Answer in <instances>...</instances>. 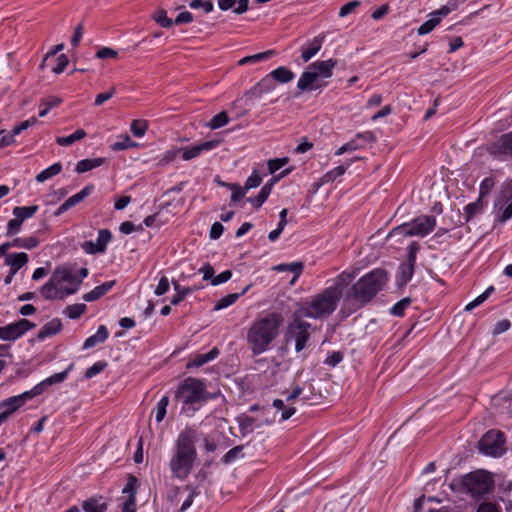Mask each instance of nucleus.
Masks as SVG:
<instances>
[{
    "instance_id": "obj_50",
    "label": "nucleus",
    "mask_w": 512,
    "mask_h": 512,
    "mask_svg": "<svg viewBox=\"0 0 512 512\" xmlns=\"http://www.w3.org/2000/svg\"><path fill=\"white\" fill-rule=\"evenodd\" d=\"M346 171V168L343 165H339L333 170L327 172L321 179L322 183H328L334 181L337 177L343 175Z\"/></svg>"
},
{
    "instance_id": "obj_11",
    "label": "nucleus",
    "mask_w": 512,
    "mask_h": 512,
    "mask_svg": "<svg viewBox=\"0 0 512 512\" xmlns=\"http://www.w3.org/2000/svg\"><path fill=\"white\" fill-rule=\"evenodd\" d=\"M294 78V73L286 67H279L273 70L269 76L262 79L256 87L253 88L252 93L260 96L262 92H268L273 87L272 80L279 83H288Z\"/></svg>"
},
{
    "instance_id": "obj_42",
    "label": "nucleus",
    "mask_w": 512,
    "mask_h": 512,
    "mask_svg": "<svg viewBox=\"0 0 512 512\" xmlns=\"http://www.w3.org/2000/svg\"><path fill=\"white\" fill-rule=\"evenodd\" d=\"M12 244L19 248L33 249L38 245V239L33 236L26 238H15L12 240Z\"/></svg>"
},
{
    "instance_id": "obj_19",
    "label": "nucleus",
    "mask_w": 512,
    "mask_h": 512,
    "mask_svg": "<svg viewBox=\"0 0 512 512\" xmlns=\"http://www.w3.org/2000/svg\"><path fill=\"white\" fill-rule=\"evenodd\" d=\"M337 65V60L335 59H328V60H321L316 61L314 63H311L310 69H312L319 77L322 78H329L333 74V69Z\"/></svg>"
},
{
    "instance_id": "obj_4",
    "label": "nucleus",
    "mask_w": 512,
    "mask_h": 512,
    "mask_svg": "<svg viewBox=\"0 0 512 512\" xmlns=\"http://www.w3.org/2000/svg\"><path fill=\"white\" fill-rule=\"evenodd\" d=\"M82 280L65 266L57 267L50 279L41 287V294L47 300L64 299L78 291Z\"/></svg>"
},
{
    "instance_id": "obj_55",
    "label": "nucleus",
    "mask_w": 512,
    "mask_h": 512,
    "mask_svg": "<svg viewBox=\"0 0 512 512\" xmlns=\"http://www.w3.org/2000/svg\"><path fill=\"white\" fill-rule=\"evenodd\" d=\"M106 367L107 363L105 361H98L86 370L85 377L88 379L92 378L98 373L102 372Z\"/></svg>"
},
{
    "instance_id": "obj_10",
    "label": "nucleus",
    "mask_w": 512,
    "mask_h": 512,
    "mask_svg": "<svg viewBox=\"0 0 512 512\" xmlns=\"http://www.w3.org/2000/svg\"><path fill=\"white\" fill-rule=\"evenodd\" d=\"M310 324L302 321L298 316L294 318V320L289 323L286 331V339H294L295 340V350L297 352L302 351L307 344V341L310 337L309 328Z\"/></svg>"
},
{
    "instance_id": "obj_34",
    "label": "nucleus",
    "mask_w": 512,
    "mask_h": 512,
    "mask_svg": "<svg viewBox=\"0 0 512 512\" xmlns=\"http://www.w3.org/2000/svg\"><path fill=\"white\" fill-rule=\"evenodd\" d=\"M62 170L61 163H54L50 167L44 169L36 176L37 182H44L50 178H52L55 175H58Z\"/></svg>"
},
{
    "instance_id": "obj_57",
    "label": "nucleus",
    "mask_w": 512,
    "mask_h": 512,
    "mask_svg": "<svg viewBox=\"0 0 512 512\" xmlns=\"http://www.w3.org/2000/svg\"><path fill=\"white\" fill-rule=\"evenodd\" d=\"M288 162V158H276L268 161V171L270 174H274L280 168H282Z\"/></svg>"
},
{
    "instance_id": "obj_2",
    "label": "nucleus",
    "mask_w": 512,
    "mask_h": 512,
    "mask_svg": "<svg viewBox=\"0 0 512 512\" xmlns=\"http://www.w3.org/2000/svg\"><path fill=\"white\" fill-rule=\"evenodd\" d=\"M283 322L282 314L270 312L252 323L247 332V343L253 355H260L268 350L278 337Z\"/></svg>"
},
{
    "instance_id": "obj_5",
    "label": "nucleus",
    "mask_w": 512,
    "mask_h": 512,
    "mask_svg": "<svg viewBox=\"0 0 512 512\" xmlns=\"http://www.w3.org/2000/svg\"><path fill=\"white\" fill-rule=\"evenodd\" d=\"M386 282L387 273L382 269H374L351 286L346 294V301L364 306L382 290Z\"/></svg>"
},
{
    "instance_id": "obj_13",
    "label": "nucleus",
    "mask_w": 512,
    "mask_h": 512,
    "mask_svg": "<svg viewBox=\"0 0 512 512\" xmlns=\"http://www.w3.org/2000/svg\"><path fill=\"white\" fill-rule=\"evenodd\" d=\"M39 395L38 389H31L29 391L23 392L20 395L9 397L3 400L0 403V409L5 408L3 413H7V417L9 418L14 412H16L20 407H22L28 400H31L35 396Z\"/></svg>"
},
{
    "instance_id": "obj_16",
    "label": "nucleus",
    "mask_w": 512,
    "mask_h": 512,
    "mask_svg": "<svg viewBox=\"0 0 512 512\" xmlns=\"http://www.w3.org/2000/svg\"><path fill=\"white\" fill-rule=\"evenodd\" d=\"M319 78L320 77L312 69H310V66H308L307 69L301 74L297 82V88L300 91H312L319 89L324 86V84L318 82Z\"/></svg>"
},
{
    "instance_id": "obj_29",
    "label": "nucleus",
    "mask_w": 512,
    "mask_h": 512,
    "mask_svg": "<svg viewBox=\"0 0 512 512\" xmlns=\"http://www.w3.org/2000/svg\"><path fill=\"white\" fill-rule=\"evenodd\" d=\"M82 508L85 512H106L108 505L96 498H90L83 502Z\"/></svg>"
},
{
    "instance_id": "obj_37",
    "label": "nucleus",
    "mask_w": 512,
    "mask_h": 512,
    "mask_svg": "<svg viewBox=\"0 0 512 512\" xmlns=\"http://www.w3.org/2000/svg\"><path fill=\"white\" fill-rule=\"evenodd\" d=\"M229 122V116L226 111H222L217 115L213 116L211 120L207 123V127L212 130L219 129Z\"/></svg>"
},
{
    "instance_id": "obj_35",
    "label": "nucleus",
    "mask_w": 512,
    "mask_h": 512,
    "mask_svg": "<svg viewBox=\"0 0 512 512\" xmlns=\"http://www.w3.org/2000/svg\"><path fill=\"white\" fill-rule=\"evenodd\" d=\"M38 210L37 205L32 206H23V207H15L13 209V214L16 216L21 222L25 219L32 217Z\"/></svg>"
},
{
    "instance_id": "obj_6",
    "label": "nucleus",
    "mask_w": 512,
    "mask_h": 512,
    "mask_svg": "<svg viewBox=\"0 0 512 512\" xmlns=\"http://www.w3.org/2000/svg\"><path fill=\"white\" fill-rule=\"evenodd\" d=\"M213 397L215 395H210L206 391L205 384L193 377L185 378L175 392V399L182 402L183 409Z\"/></svg>"
},
{
    "instance_id": "obj_60",
    "label": "nucleus",
    "mask_w": 512,
    "mask_h": 512,
    "mask_svg": "<svg viewBox=\"0 0 512 512\" xmlns=\"http://www.w3.org/2000/svg\"><path fill=\"white\" fill-rule=\"evenodd\" d=\"M118 55V52L109 47H103L96 52V57L99 59H114Z\"/></svg>"
},
{
    "instance_id": "obj_51",
    "label": "nucleus",
    "mask_w": 512,
    "mask_h": 512,
    "mask_svg": "<svg viewBox=\"0 0 512 512\" xmlns=\"http://www.w3.org/2000/svg\"><path fill=\"white\" fill-rule=\"evenodd\" d=\"M440 23V17H433L425 21L419 28L418 34L425 35L431 32Z\"/></svg>"
},
{
    "instance_id": "obj_30",
    "label": "nucleus",
    "mask_w": 512,
    "mask_h": 512,
    "mask_svg": "<svg viewBox=\"0 0 512 512\" xmlns=\"http://www.w3.org/2000/svg\"><path fill=\"white\" fill-rule=\"evenodd\" d=\"M275 50H267L254 55L243 57L239 60L238 65L242 66L249 63H256L259 61L267 60L275 54Z\"/></svg>"
},
{
    "instance_id": "obj_9",
    "label": "nucleus",
    "mask_w": 512,
    "mask_h": 512,
    "mask_svg": "<svg viewBox=\"0 0 512 512\" xmlns=\"http://www.w3.org/2000/svg\"><path fill=\"white\" fill-rule=\"evenodd\" d=\"M479 451L487 456L500 457L505 451V435L500 430H489L478 443Z\"/></svg>"
},
{
    "instance_id": "obj_61",
    "label": "nucleus",
    "mask_w": 512,
    "mask_h": 512,
    "mask_svg": "<svg viewBox=\"0 0 512 512\" xmlns=\"http://www.w3.org/2000/svg\"><path fill=\"white\" fill-rule=\"evenodd\" d=\"M116 93V89L115 87H111L108 91L104 92V93H100L96 96L95 98V102L94 104L96 106H100L102 105L104 102L108 101L109 99H111Z\"/></svg>"
},
{
    "instance_id": "obj_24",
    "label": "nucleus",
    "mask_w": 512,
    "mask_h": 512,
    "mask_svg": "<svg viewBox=\"0 0 512 512\" xmlns=\"http://www.w3.org/2000/svg\"><path fill=\"white\" fill-rule=\"evenodd\" d=\"M108 335L109 333L106 326L100 325L98 327L97 332L85 340L83 348L89 349L94 347L98 343H103L108 338Z\"/></svg>"
},
{
    "instance_id": "obj_52",
    "label": "nucleus",
    "mask_w": 512,
    "mask_h": 512,
    "mask_svg": "<svg viewBox=\"0 0 512 512\" xmlns=\"http://www.w3.org/2000/svg\"><path fill=\"white\" fill-rule=\"evenodd\" d=\"M494 185H495L494 178H492V177L485 178L480 184L479 198L482 199L485 196H487L490 193V191L492 190V188L494 187Z\"/></svg>"
},
{
    "instance_id": "obj_53",
    "label": "nucleus",
    "mask_w": 512,
    "mask_h": 512,
    "mask_svg": "<svg viewBox=\"0 0 512 512\" xmlns=\"http://www.w3.org/2000/svg\"><path fill=\"white\" fill-rule=\"evenodd\" d=\"M189 6L192 9L203 8L206 13H210L214 9V5L210 0H192Z\"/></svg>"
},
{
    "instance_id": "obj_15",
    "label": "nucleus",
    "mask_w": 512,
    "mask_h": 512,
    "mask_svg": "<svg viewBox=\"0 0 512 512\" xmlns=\"http://www.w3.org/2000/svg\"><path fill=\"white\" fill-rule=\"evenodd\" d=\"M94 190V185L88 184L86 185L80 192L77 194L69 197L67 200H65L58 209L54 212L55 216H60L61 214L65 213L78 203L82 202L86 197H88L92 191Z\"/></svg>"
},
{
    "instance_id": "obj_28",
    "label": "nucleus",
    "mask_w": 512,
    "mask_h": 512,
    "mask_svg": "<svg viewBox=\"0 0 512 512\" xmlns=\"http://www.w3.org/2000/svg\"><path fill=\"white\" fill-rule=\"evenodd\" d=\"M304 269V265L302 262H292L287 264H279L274 267V270L282 272V271H290L294 274V277L291 281L293 283L302 273Z\"/></svg>"
},
{
    "instance_id": "obj_1",
    "label": "nucleus",
    "mask_w": 512,
    "mask_h": 512,
    "mask_svg": "<svg viewBox=\"0 0 512 512\" xmlns=\"http://www.w3.org/2000/svg\"><path fill=\"white\" fill-rule=\"evenodd\" d=\"M196 438V430L191 427L185 428L178 435L175 452L169 462L174 477L184 480L191 473L197 460Z\"/></svg>"
},
{
    "instance_id": "obj_39",
    "label": "nucleus",
    "mask_w": 512,
    "mask_h": 512,
    "mask_svg": "<svg viewBox=\"0 0 512 512\" xmlns=\"http://www.w3.org/2000/svg\"><path fill=\"white\" fill-rule=\"evenodd\" d=\"M112 238V234L108 229H101L98 232V237L96 240V246L100 253L106 250L107 244Z\"/></svg>"
},
{
    "instance_id": "obj_41",
    "label": "nucleus",
    "mask_w": 512,
    "mask_h": 512,
    "mask_svg": "<svg viewBox=\"0 0 512 512\" xmlns=\"http://www.w3.org/2000/svg\"><path fill=\"white\" fill-rule=\"evenodd\" d=\"M269 195V187H262L257 196L250 197L247 201L250 202L255 209H258L268 199Z\"/></svg>"
},
{
    "instance_id": "obj_21",
    "label": "nucleus",
    "mask_w": 512,
    "mask_h": 512,
    "mask_svg": "<svg viewBox=\"0 0 512 512\" xmlns=\"http://www.w3.org/2000/svg\"><path fill=\"white\" fill-rule=\"evenodd\" d=\"M116 281H108L99 286H96L93 290L83 295V300L87 302L96 301L104 296L114 285Z\"/></svg>"
},
{
    "instance_id": "obj_14",
    "label": "nucleus",
    "mask_w": 512,
    "mask_h": 512,
    "mask_svg": "<svg viewBox=\"0 0 512 512\" xmlns=\"http://www.w3.org/2000/svg\"><path fill=\"white\" fill-rule=\"evenodd\" d=\"M222 139L214 138L202 143H199L192 147H183L179 149V152L181 153V157L185 161H189L191 159H194L198 157L203 152L211 151L215 148H217L221 143Z\"/></svg>"
},
{
    "instance_id": "obj_27",
    "label": "nucleus",
    "mask_w": 512,
    "mask_h": 512,
    "mask_svg": "<svg viewBox=\"0 0 512 512\" xmlns=\"http://www.w3.org/2000/svg\"><path fill=\"white\" fill-rule=\"evenodd\" d=\"M322 43H323V38L322 37H315L311 44H310V47L307 48V49H302V60L304 62H308L311 58H313L321 49L322 47Z\"/></svg>"
},
{
    "instance_id": "obj_63",
    "label": "nucleus",
    "mask_w": 512,
    "mask_h": 512,
    "mask_svg": "<svg viewBox=\"0 0 512 512\" xmlns=\"http://www.w3.org/2000/svg\"><path fill=\"white\" fill-rule=\"evenodd\" d=\"M170 284L169 280L166 276H162L159 280V283L154 291L155 295L161 296L165 294L169 290Z\"/></svg>"
},
{
    "instance_id": "obj_54",
    "label": "nucleus",
    "mask_w": 512,
    "mask_h": 512,
    "mask_svg": "<svg viewBox=\"0 0 512 512\" xmlns=\"http://www.w3.org/2000/svg\"><path fill=\"white\" fill-rule=\"evenodd\" d=\"M38 123V119L36 117H31L28 120L22 121L18 125L14 126L12 129L13 135H19L22 131L28 129L31 126H34Z\"/></svg>"
},
{
    "instance_id": "obj_40",
    "label": "nucleus",
    "mask_w": 512,
    "mask_h": 512,
    "mask_svg": "<svg viewBox=\"0 0 512 512\" xmlns=\"http://www.w3.org/2000/svg\"><path fill=\"white\" fill-rule=\"evenodd\" d=\"M483 209L482 199L478 198L475 202L469 203L464 208L466 221L472 219L476 214Z\"/></svg>"
},
{
    "instance_id": "obj_48",
    "label": "nucleus",
    "mask_w": 512,
    "mask_h": 512,
    "mask_svg": "<svg viewBox=\"0 0 512 512\" xmlns=\"http://www.w3.org/2000/svg\"><path fill=\"white\" fill-rule=\"evenodd\" d=\"M411 304V299L409 297L403 298L399 302H397L390 310V313L394 316H403L406 308Z\"/></svg>"
},
{
    "instance_id": "obj_7",
    "label": "nucleus",
    "mask_w": 512,
    "mask_h": 512,
    "mask_svg": "<svg viewBox=\"0 0 512 512\" xmlns=\"http://www.w3.org/2000/svg\"><path fill=\"white\" fill-rule=\"evenodd\" d=\"M462 484L468 494L481 498L493 490L494 482L485 471L471 472L463 477Z\"/></svg>"
},
{
    "instance_id": "obj_59",
    "label": "nucleus",
    "mask_w": 512,
    "mask_h": 512,
    "mask_svg": "<svg viewBox=\"0 0 512 512\" xmlns=\"http://www.w3.org/2000/svg\"><path fill=\"white\" fill-rule=\"evenodd\" d=\"M229 187L232 190L231 200L233 202L241 200L247 192L244 187H241L238 184H230Z\"/></svg>"
},
{
    "instance_id": "obj_3",
    "label": "nucleus",
    "mask_w": 512,
    "mask_h": 512,
    "mask_svg": "<svg viewBox=\"0 0 512 512\" xmlns=\"http://www.w3.org/2000/svg\"><path fill=\"white\" fill-rule=\"evenodd\" d=\"M352 278L349 273H341L335 280V284L326 288L320 294L313 297L311 302L304 305L300 310V316L307 318H322L331 315L341 297L340 288Z\"/></svg>"
},
{
    "instance_id": "obj_23",
    "label": "nucleus",
    "mask_w": 512,
    "mask_h": 512,
    "mask_svg": "<svg viewBox=\"0 0 512 512\" xmlns=\"http://www.w3.org/2000/svg\"><path fill=\"white\" fill-rule=\"evenodd\" d=\"M250 288V285H247L241 292L239 293H231V294H228L222 298H220L214 305V310L215 311H219V310H222L224 308H227L229 306H231L232 304H234L239 298L240 296L244 295L248 289Z\"/></svg>"
},
{
    "instance_id": "obj_33",
    "label": "nucleus",
    "mask_w": 512,
    "mask_h": 512,
    "mask_svg": "<svg viewBox=\"0 0 512 512\" xmlns=\"http://www.w3.org/2000/svg\"><path fill=\"white\" fill-rule=\"evenodd\" d=\"M414 269L415 265L410 263H405L400 266L398 273V281L401 286L407 284L411 280L414 274Z\"/></svg>"
},
{
    "instance_id": "obj_25",
    "label": "nucleus",
    "mask_w": 512,
    "mask_h": 512,
    "mask_svg": "<svg viewBox=\"0 0 512 512\" xmlns=\"http://www.w3.org/2000/svg\"><path fill=\"white\" fill-rule=\"evenodd\" d=\"M70 369H71V366H69L63 372L53 374L52 376L46 378L45 380H43L42 382L37 384L33 389H38L39 395H40L47 386H50V385H53V384L60 383V382L64 381L66 379L68 371Z\"/></svg>"
},
{
    "instance_id": "obj_43",
    "label": "nucleus",
    "mask_w": 512,
    "mask_h": 512,
    "mask_svg": "<svg viewBox=\"0 0 512 512\" xmlns=\"http://www.w3.org/2000/svg\"><path fill=\"white\" fill-rule=\"evenodd\" d=\"M148 126L146 120H133L130 129L134 136L142 137L146 133Z\"/></svg>"
},
{
    "instance_id": "obj_47",
    "label": "nucleus",
    "mask_w": 512,
    "mask_h": 512,
    "mask_svg": "<svg viewBox=\"0 0 512 512\" xmlns=\"http://www.w3.org/2000/svg\"><path fill=\"white\" fill-rule=\"evenodd\" d=\"M153 19L155 22L163 28H169L172 26V19L167 17V12L164 9H160L156 12Z\"/></svg>"
},
{
    "instance_id": "obj_58",
    "label": "nucleus",
    "mask_w": 512,
    "mask_h": 512,
    "mask_svg": "<svg viewBox=\"0 0 512 512\" xmlns=\"http://www.w3.org/2000/svg\"><path fill=\"white\" fill-rule=\"evenodd\" d=\"M361 5V2L358 0L350 1L344 4L339 11V17H346L350 13H352L356 8Z\"/></svg>"
},
{
    "instance_id": "obj_32",
    "label": "nucleus",
    "mask_w": 512,
    "mask_h": 512,
    "mask_svg": "<svg viewBox=\"0 0 512 512\" xmlns=\"http://www.w3.org/2000/svg\"><path fill=\"white\" fill-rule=\"evenodd\" d=\"M173 287H174V290L176 291V293H175V295L171 299V304L172 305H178L180 302H182L184 300V298L188 294H190V293H192L194 291V289H192L190 287H182L176 281H173Z\"/></svg>"
},
{
    "instance_id": "obj_26",
    "label": "nucleus",
    "mask_w": 512,
    "mask_h": 512,
    "mask_svg": "<svg viewBox=\"0 0 512 512\" xmlns=\"http://www.w3.org/2000/svg\"><path fill=\"white\" fill-rule=\"evenodd\" d=\"M105 162V158H93L80 160L75 167L77 173H84L101 166Z\"/></svg>"
},
{
    "instance_id": "obj_38",
    "label": "nucleus",
    "mask_w": 512,
    "mask_h": 512,
    "mask_svg": "<svg viewBox=\"0 0 512 512\" xmlns=\"http://www.w3.org/2000/svg\"><path fill=\"white\" fill-rule=\"evenodd\" d=\"M87 310V306L83 303L72 304L65 308L64 313L70 319H78Z\"/></svg>"
},
{
    "instance_id": "obj_22",
    "label": "nucleus",
    "mask_w": 512,
    "mask_h": 512,
    "mask_svg": "<svg viewBox=\"0 0 512 512\" xmlns=\"http://www.w3.org/2000/svg\"><path fill=\"white\" fill-rule=\"evenodd\" d=\"M62 329V323L60 319L55 318L47 322L38 332L37 338L43 340L47 337L57 334Z\"/></svg>"
},
{
    "instance_id": "obj_64",
    "label": "nucleus",
    "mask_w": 512,
    "mask_h": 512,
    "mask_svg": "<svg viewBox=\"0 0 512 512\" xmlns=\"http://www.w3.org/2000/svg\"><path fill=\"white\" fill-rule=\"evenodd\" d=\"M476 512H500V509L492 502H482Z\"/></svg>"
},
{
    "instance_id": "obj_18",
    "label": "nucleus",
    "mask_w": 512,
    "mask_h": 512,
    "mask_svg": "<svg viewBox=\"0 0 512 512\" xmlns=\"http://www.w3.org/2000/svg\"><path fill=\"white\" fill-rule=\"evenodd\" d=\"M504 205L506 207L500 216L501 222H505L512 217V191L511 190L501 191L498 199L495 202V207L499 206L500 208H502V206H504Z\"/></svg>"
},
{
    "instance_id": "obj_12",
    "label": "nucleus",
    "mask_w": 512,
    "mask_h": 512,
    "mask_svg": "<svg viewBox=\"0 0 512 512\" xmlns=\"http://www.w3.org/2000/svg\"><path fill=\"white\" fill-rule=\"evenodd\" d=\"M34 327L35 324L31 321L20 319L14 323L0 327V339L4 341H14Z\"/></svg>"
},
{
    "instance_id": "obj_31",
    "label": "nucleus",
    "mask_w": 512,
    "mask_h": 512,
    "mask_svg": "<svg viewBox=\"0 0 512 512\" xmlns=\"http://www.w3.org/2000/svg\"><path fill=\"white\" fill-rule=\"evenodd\" d=\"M86 137V132L83 129H78L74 133L68 136H62L56 138V143L60 146H69L74 142L81 140Z\"/></svg>"
},
{
    "instance_id": "obj_36",
    "label": "nucleus",
    "mask_w": 512,
    "mask_h": 512,
    "mask_svg": "<svg viewBox=\"0 0 512 512\" xmlns=\"http://www.w3.org/2000/svg\"><path fill=\"white\" fill-rule=\"evenodd\" d=\"M61 103V99L56 96H50L48 98H43L40 102V107H43L39 111V117H44L47 115L50 109L58 106Z\"/></svg>"
},
{
    "instance_id": "obj_8",
    "label": "nucleus",
    "mask_w": 512,
    "mask_h": 512,
    "mask_svg": "<svg viewBox=\"0 0 512 512\" xmlns=\"http://www.w3.org/2000/svg\"><path fill=\"white\" fill-rule=\"evenodd\" d=\"M436 226L434 216H421L414 219L411 223H405L392 229L389 236H420L428 235Z\"/></svg>"
},
{
    "instance_id": "obj_17",
    "label": "nucleus",
    "mask_w": 512,
    "mask_h": 512,
    "mask_svg": "<svg viewBox=\"0 0 512 512\" xmlns=\"http://www.w3.org/2000/svg\"><path fill=\"white\" fill-rule=\"evenodd\" d=\"M488 151L495 156H512V132L502 135L499 140L493 142L488 147Z\"/></svg>"
},
{
    "instance_id": "obj_44",
    "label": "nucleus",
    "mask_w": 512,
    "mask_h": 512,
    "mask_svg": "<svg viewBox=\"0 0 512 512\" xmlns=\"http://www.w3.org/2000/svg\"><path fill=\"white\" fill-rule=\"evenodd\" d=\"M137 487H138V479L134 475L130 474L127 478L126 485L122 489V492L124 494H127L128 497H131V496L136 497Z\"/></svg>"
},
{
    "instance_id": "obj_49",
    "label": "nucleus",
    "mask_w": 512,
    "mask_h": 512,
    "mask_svg": "<svg viewBox=\"0 0 512 512\" xmlns=\"http://www.w3.org/2000/svg\"><path fill=\"white\" fill-rule=\"evenodd\" d=\"M262 182V176L259 174L257 169H254L252 174L248 177L243 186L247 191L260 186Z\"/></svg>"
},
{
    "instance_id": "obj_45",
    "label": "nucleus",
    "mask_w": 512,
    "mask_h": 512,
    "mask_svg": "<svg viewBox=\"0 0 512 512\" xmlns=\"http://www.w3.org/2000/svg\"><path fill=\"white\" fill-rule=\"evenodd\" d=\"M138 144L136 142H133L130 137L125 134L123 137H122V140L121 141H118V142H115L114 144H112L111 146V149L113 151H122V150H125V149H128V148H134V147H137Z\"/></svg>"
},
{
    "instance_id": "obj_20",
    "label": "nucleus",
    "mask_w": 512,
    "mask_h": 512,
    "mask_svg": "<svg viewBox=\"0 0 512 512\" xmlns=\"http://www.w3.org/2000/svg\"><path fill=\"white\" fill-rule=\"evenodd\" d=\"M28 262V255L24 252L7 254L5 264L10 266L13 273H17Z\"/></svg>"
},
{
    "instance_id": "obj_56",
    "label": "nucleus",
    "mask_w": 512,
    "mask_h": 512,
    "mask_svg": "<svg viewBox=\"0 0 512 512\" xmlns=\"http://www.w3.org/2000/svg\"><path fill=\"white\" fill-rule=\"evenodd\" d=\"M185 490L189 491V494H188V497L186 498V500L182 503V505L179 509L180 512L186 511L192 505L195 496L198 495V492L196 491V489L190 485H187L185 487Z\"/></svg>"
},
{
    "instance_id": "obj_62",
    "label": "nucleus",
    "mask_w": 512,
    "mask_h": 512,
    "mask_svg": "<svg viewBox=\"0 0 512 512\" xmlns=\"http://www.w3.org/2000/svg\"><path fill=\"white\" fill-rule=\"evenodd\" d=\"M68 64H69V59H68L67 55H65V54L59 55L57 58V65L53 68V72L55 74L62 73L66 69Z\"/></svg>"
},
{
    "instance_id": "obj_46",
    "label": "nucleus",
    "mask_w": 512,
    "mask_h": 512,
    "mask_svg": "<svg viewBox=\"0 0 512 512\" xmlns=\"http://www.w3.org/2000/svg\"><path fill=\"white\" fill-rule=\"evenodd\" d=\"M168 404H169V398H168V396H163V397L159 400V402L157 403V405H156V416H155V418H156V421H157L158 423H160V422L164 419V417H165V415H166V411H167V406H168Z\"/></svg>"
}]
</instances>
